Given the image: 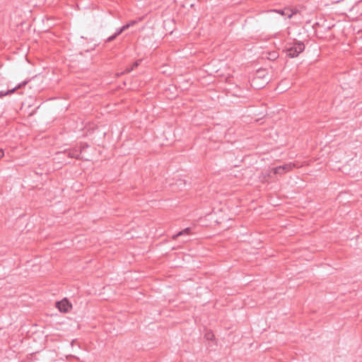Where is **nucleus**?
Masks as SVG:
<instances>
[{
    "instance_id": "obj_1",
    "label": "nucleus",
    "mask_w": 362,
    "mask_h": 362,
    "mask_svg": "<svg viewBox=\"0 0 362 362\" xmlns=\"http://www.w3.org/2000/svg\"><path fill=\"white\" fill-rule=\"evenodd\" d=\"M305 45L301 41L295 40L287 45L285 48L286 56L290 58L297 57L301 52L305 50Z\"/></svg>"
},
{
    "instance_id": "obj_2",
    "label": "nucleus",
    "mask_w": 362,
    "mask_h": 362,
    "mask_svg": "<svg viewBox=\"0 0 362 362\" xmlns=\"http://www.w3.org/2000/svg\"><path fill=\"white\" fill-rule=\"evenodd\" d=\"M267 73L265 69H259L256 73V76L252 81V85L256 86L257 88H260V86H258L256 83L257 81L260 78L264 80V83H267L269 82V78L267 76Z\"/></svg>"
},
{
    "instance_id": "obj_3",
    "label": "nucleus",
    "mask_w": 362,
    "mask_h": 362,
    "mask_svg": "<svg viewBox=\"0 0 362 362\" xmlns=\"http://www.w3.org/2000/svg\"><path fill=\"white\" fill-rule=\"evenodd\" d=\"M57 308L60 312L67 313L71 308V305L65 298L57 303Z\"/></svg>"
},
{
    "instance_id": "obj_4",
    "label": "nucleus",
    "mask_w": 362,
    "mask_h": 362,
    "mask_svg": "<svg viewBox=\"0 0 362 362\" xmlns=\"http://www.w3.org/2000/svg\"><path fill=\"white\" fill-rule=\"evenodd\" d=\"M28 83L27 81H23L22 83H18L16 87L12 88L11 89H7L6 90H0V98L4 97L6 95L13 93L16 90L21 88L22 86H25Z\"/></svg>"
},
{
    "instance_id": "obj_5",
    "label": "nucleus",
    "mask_w": 362,
    "mask_h": 362,
    "mask_svg": "<svg viewBox=\"0 0 362 362\" xmlns=\"http://www.w3.org/2000/svg\"><path fill=\"white\" fill-rule=\"evenodd\" d=\"M83 148H84V147L81 148V150L71 149V150L69 151L66 153L69 157L76 158V159L79 160V159H81L80 156H81Z\"/></svg>"
},
{
    "instance_id": "obj_6",
    "label": "nucleus",
    "mask_w": 362,
    "mask_h": 362,
    "mask_svg": "<svg viewBox=\"0 0 362 362\" xmlns=\"http://www.w3.org/2000/svg\"><path fill=\"white\" fill-rule=\"evenodd\" d=\"M272 11L279 13L280 15L285 16L286 18H291L293 16V13L289 10L279 9L273 10Z\"/></svg>"
},
{
    "instance_id": "obj_7",
    "label": "nucleus",
    "mask_w": 362,
    "mask_h": 362,
    "mask_svg": "<svg viewBox=\"0 0 362 362\" xmlns=\"http://www.w3.org/2000/svg\"><path fill=\"white\" fill-rule=\"evenodd\" d=\"M295 167V164L292 163H286L282 165L277 166V170H284V172H288Z\"/></svg>"
},
{
    "instance_id": "obj_8",
    "label": "nucleus",
    "mask_w": 362,
    "mask_h": 362,
    "mask_svg": "<svg viewBox=\"0 0 362 362\" xmlns=\"http://www.w3.org/2000/svg\"><path fill=\"white\" fill-rule=\"evenodd\" d=\"M189 233H190V228H186L183 229L182 230L178 232L177 233L173 235V238L176 239L179 236L184 235H189Z\"/></svg>"
},
{
    "instance_id": "obj_9",
    "label": "nucleus",
    "mask_w": 362,
    "mask_h": 362,
    "mask_svg": "<svg viewBox=\"0 0 362 362\" xmlns=\"http://www.w3.org/2000/svg\"><path fill=\"white\" fill-rule=\"evenodd\" d=\"M134 23H135L134 21H131L130 23H128L124 25L123 26H122V28L124 31V30H127L128 28H129L131 26H132Z\"/></svg>"
},
{
    "instance_id": "obj_10",
    "label": "nucleus",
    "mask_w": 362,
    "mask_h": 362,
    "mask_svg": "<svg viewBox=\"0 0 362 362\" xmlns=\"http://www.w3.org/2000/svg\"><path fill=\"white\" fill-rule=\"evenodd\" d=\"M122 32H124V30L122 29V28H117L116 30H115V33H114L117 37L118 35H119Z\"/></svg>"
},
{
    "instance_id": "obj_11",
    "label": "nucleus",
    "mask_w": 362,
    "mask_h": 362,
    "mask_svg": "<svg viewBox=\"0 0 362 362\" xmlns=\"http://www.w3.org/2000/svg\"><path fill=\"white\" fill-rule=\"evenodd\" d=\"M116 37H117V36L115 34H113L112 35L108 37L105 42H110L114 40Z\"/></svg>"
},
{
    "instance_id": "obj_12",
    "label": "nucleus",
    "mask_w": 362,
    "mask_h": 362,
    "mask_svg": "<svg viewBox=\"0 0 362 362\" xmlns=\"http://www.w3.org/2000/svg\"><path fill=\"white\" fill-rule=\"evenodd\" d=\"M274 173L275 174L282 175L284 173V170H277V167H276V168H274Z\"/></svg>"
},
{
    "instance_id": "obj_13",
    "label": "nucleus",
    "mask_w": 362,
    "mask_h": 362,
    "mask_svg": "<svg viewBox=\"0 0 362 362\" xmlns=\"http://www.w3.org/2000/svg\"><path fill=\"white\" fill-rule=\"evenodd\" d=\"M214 337V335L211 334H207V339H212V337Z\"/></svg>"
},
{
    "instance_id": "obj_14",
    "label": "nucleus",
    "mask_w": 362,
    "mask_h": 362,
    "mask_svg": "<svg viewBox=\"0 0 362 362\" xmlns=\"http://www.w3.org/2000/svg\"><path fill=\"white\" fill-rule=\"evenodd\" d=\"M4 156V151L2 149H0V158H2Z\"/></svg>"
},
{
    "instance_id": "obj_15",
    "label": "nucleus",
    "mask_w": 362,
    "mask_h": 362,
    "mask_svg": "<svg viewBox=\"0 0 362 362\" xmlns=\"http://www.w3.org/2000/svg\"><path fill=\"white\" fill-rule=\"evenodd\" d=\"M179 182H180V184H181L182 182H184V181H183L182 180H179Z\"/></svg>"
}]
</instances>
